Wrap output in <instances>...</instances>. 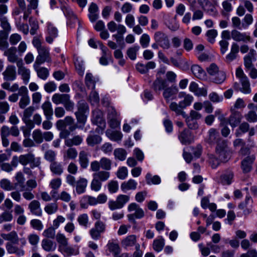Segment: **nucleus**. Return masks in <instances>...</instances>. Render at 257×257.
Masks as SVG:
<instances>
[{"label":"nucleus","instance_id":"61","mask_svg":"<svg viewBox=\"0 0 257 257\" xmlns=\"http://www.w3.org/2000/svg\"><path fill=\"white\" fill-rule=\"evenodd\" d=\"M130 196L128 195L120 194L117 196L116 200L122 208L124 205L129 201Z\"/></svg>","mask_w":257,"mask_h":257},{"label":"nucleus","instance_id":"8","mask_svg":"<svg viewBox=\"0 0 257 257\" xmlns=\"http://www.w3.org/2000/svg\"><path fill=\"white\" fill-rule=\"evenodd\" d=\"M38 55L36 58L34 64H43L45 61H49L50 60L49 50L43 47L38 50Z\"/></svg>","mask_w":257,"mask_h":257},{"label":"nucleus","instance_id":"25","mask_svg":"<svg viewBox=\"0 0 257 257\" xmlns=\"http://www.w3.org/2000/svg\"><path fill=\"white\" fill-rule=\"evenodd\" d=\"M15 179L16 181L14 184L15 188L19 187L21 191H24L25 178L23 174L21 172H18L15 177Z\"/></svg>","mask_w":257,"mask_h":257},{"label":"nucleus","instance_id":"53","mask_svg":"<svg viewBox=\"0 0 257 257\" xmlns=\"http://www.w3.org/2000/svg\"><path fill=\"white\" fill-rule=\"evenodd\" d=\"M213 78L214 82L217 84L223 83L226 79L225 73L222 71H218Z\"/></svg>","mask_w":257,"mask_h":257},{"label":"nucleus","instance_id":"13","mask_svg":"<svg viewBox=\"0 0 257 257\" xmlns=\"http://www.w3.org/2000/svg\"><path fill=\"white\" fill-rule=\"evenodd\" d=\"M121 245L125 248L135 246V248L137 245H140L137 242V237L135 235H130L124 238L121 241Z\"/></svg>","mask_w":257,"mask_h":257},{"label":"nucleus","instance_id":"32","mask_svg":"<svg viewBox=\"0 0 257 257\" xmlns=\"http://www.w3.org/2000/svg\"><path fill=\"white\" fill-rule=\"evenodd\" d=\"M92 177H94L101 183L107 181L110 177V173L104 170L99 171L94 173Z\"/></svg>","mask_w":257,"mask_h":257},{"label":"nucleus","instance_id":"3","mask_svg":"<svg viewBox=\"0 0 257 257\" xmlns=\"http://www.w3.org/2000/svg\"><path fill=\"white\" fill-rule=\"evenodd\" d=\"M56 239L59 244L58 250L61 252H64L68 255L74 254V249L68 245V239L64 234L58 232L56 236Z\"/></svg>","mask_w":257,"mask_h":257},{"label":"nucleus","instance_id":"11","mask_svg":"<svg viewBox=\"0 0 257 257\" xmlns=\"http://www.w3.org/2000/svg\"><path fill=\"white\" fill-rule=\"evenodd\" d=\"M18 68V74L22 76L24 82L27 83L30 78V71L29 69L24 66L23 61L19 62L17 65Z\"/></svg>","mask_w":257,"mask_h":257},{"label":"nucleus","instance_id":"2","mask_svg":"<svg viewBox=\"0 0 257 257\" xmlns=\"http://www.w3.org/2000/svg\"><path fill=\"white\" fill-rule=\"evenodd\" d=\"M216 154L221 162L225 163L230 159V152L226 141L220 140L217 142Z\"/></svg>","mask_w":257,"mask_h":257},{"label":"nucleus","instance_id":"31","mask_svg":"<svg viewBox=\"0 0 257 257\" xmlns=\"http://www.w3.org/2000/svg\"><path fill=\"white\" fill-rule=\"evenodd\" d=\"M178 92V89L176 86H171L170 87L164 89L163 95L164 98L167 101H169L170 98L173 95L176 94Z\"/></svg>","mask_w":257,"mask_h":257},{"label":"nucleus","instance_id":"29","mask_svg":"<svg viewBox=\"0 0 257 257\" xmlns=\"http://www.w3.org/2000/svg\"><path fill=\"white\" fill-rule=\"evenodd\" d=\"M166 82L160 78H158L153 83L152 88L157 93L160 94V91L166 87Z\"/></svg>","mask_w":257,"mask_h":257},{"label":"nucleus","instance_id":"50","mask_svg":"<svg viewBox=\"0 0 257 257\" xmlns=\"http://www.w3.org/2000/svg\"><path fill=\"white\" fill-rule=\"evenodd\" d=\"M93 120L97 125H100V126H105V121L103 120L100 112H93Z\"/></svg>","mask_w":257,"mask_h":257},{"label":"nucleus","instance_id":"52","mask_svg":"<svg viewBox=\"0 0 257 257\" xmlns=\"http://www.w3.org/2000/svg\"><path fill=\"white\" fill-rule=\"evenodd\" d=\"M101 187L102 183L94 177H92L90 182L91 190L95 192H98L101 190Z\"/></svg>","mask_w":257,"mask_h":257},{"label":"nucleus","instance_id":"49","mask_svg":"<svg viewBox=\"0 0 257 257\" xmlns=\"http://www.w3.org/2000/svg\"><path fill=\"white\" fill-rule=\"evenodd\" d=\"M233 178V174L232 172H227L221 176V182L224 185H229L231 183Z\"/></svg>","mask_w":257,"mask_h":257},{"label":"nucleus","instance_id":"63","mask_svg":"<svg viewBox=\"0 0 257 257\" xmlns=\"http://www.w3.org/2000/svg\"><path fill=\"white\" fill-rule=\"evenodd\" d=\"M218 33L216 30L211 29L207 31L206 35L207 37V41L213 44L215 42V39L217 36Z\"/></svg>","mask_w":257,"mask_h":257},{"label":"nucleus","instance_id":"12","mask_svg":"<svg viewBox=\"0 0 257 257\" xmlns=\"http://www.w3.org/2000/svg\"><path fill=\"white\" fill-rule=\"evenodd\" d=\"M254 155L248 156L245 158L241 162V168L244 173L250 172L252 169V165L255 160Z\"/></svg>","mask_w":257,"mask_h":257},{"label":"nucleus","instance_id":"51","mask_svg":"<svg viewBox=\"0 0 257 257\" xmlns=\"http://www.w3.org/2000/svg\"><path fill=\"white\" fill-rule=\"evenodd\" d=\"M13 219L11 211H5L0 215V224L4 222H10Z\"/></svg>","mask_w":257,"mask_h":257},{"label":"nucleus","instance_id":"55","mask_svg":"<svg viewBox=\"0 0 257 257\" xmlns=\"http://www.w3.org/2000/svg\"><path fill=\"white\" fill-rule=\"evenodd\" d=\"M209 163L213 169L216 168L221 162L219 158H217L213 154H209Z\"/></svg>","mask_w":257,"mask_h":257},{"label":"nucleus","instance_id":"43","mask_svg":"<svg viewBox=\"0 0 257 257\" xmlns=\"http://www.w3.org/2000/svg\"><path fill=\"white\" fill-rule=\"evenodd\" d=\"M101 168L104 171H109L111 169L112 161L106 157H102L100 160Z\"/></svg>","mask_w":257,"mask_h":257},{"label":"nucleus","instance_id":"7","mask_svg":"<svg viewBox=\"0 0 257 257\" xmlns=\"http://www.w3.org/2000/svg\"><path fill=\"white\" fill-rule=\"evenodd\" d=\"M231 114L228 118V122L230 126L234 128L236 127L240 123L243 118L240 112L230 108Z\"/></svg>","mask_w":257,"mask_h":257},{"label":"nucleus","instance_id":"42","mask_svg":"<svg viewBox=\"0 0 257 257\" xmlns=\"http://www.w3.org/2000/svg\"><path fill=\"white\" fill-rule=\"evenodd\" d=\"M96 80L93 76L92 74L90 73L86 74L85 78V83L87 87L89 89H94Z\"/></svg>","mask_w":257,"mask_h":257},{"label":"nucleus","instance_id":"36","mask_svg":"<svg viewBox=\"0 0 257 257\" xmlns=\"http://www.w3.org/2000/svg\"><path fill=\"white\" fill-rule=\"evenodd\" d=\"M62 10L66 17L69 19L72 23H75L77 22L76 17L70 7L68 6H63L62 7Z\"/></svg>","mask_w":257,"mask_h":257},{"label":"nucleus","instance_id":"14","mask_svg":"<svg viewBox=\"0 0 257 257\" xmlns=\"http://www.w3.org/2000/svg\"><path fill=\"white\" fill-rule=\"evenodd\" d=\"M6 248L9 254H16L20 256L24 255L25 254V251L22 248L19 247L10 242H7Z\"/></svg>","mask_w":257,"mask_h":257},{"label":"nucleus","instance_id":"23","mask_svg":"<svg viewBox=\"0 0 257 257\" xmlns=\"http://www.w3.org/2000/svg\"><path fill=\"white\" fill-rule=\"evenodd\" d=\"M41 245L42 248L46 251H53L56 249V245L51 240L44 238L42 240Z\"/></svg>","mask_w":257,"mask_h":257},{"label":"nucleus","instance_id":"17","mask_svg":"<svg viewBox=\"0 0 257 257\" xmlns=\"http://www.w3.org/2000/svg\"><path fill=\"white\" fill-rule=\"evenodd\" d=\"M88 184V180L84 178L80 177L76 181L75 186L77 194H80L84 193Z\"/></svg>","mask_w":257,"mask_h":257},{"label":"nucleus","instance_id":"18","mask_svg":"<svg viewBox=\"0 0 257 257\" xmlns=\"http://www.w3.org/2000/svg\"><path fill=\"white\" fill-rule=\"evenodd\" d=\"M41 108L46 118L48 119H51L53 114L51 103L49 101H46L42 104Z\"/></svg>","mask_w":257,"mask_h":257},{"label":"nucleus","instance_id":"57","mask_svg":"<svg viewBox=\"0 0 257 257\" xmlns=\"http://www.w3.org/2000/svg\"><path fill=\"white\" fill-rule=\"evenodd\" d=\"M43 137L42 133L40 130H35L32 133V137L36 143H42L43 141Z\"/></svg>","mask_w":257,"mask_h":257},{"label":"nucleus","instance_id":"4","mask_svg":"<svg viewBox=\"0 0 257 257\" xmlns=\"http://www.w3.org/2000/svg\"><path fill=\"white\" fill-rule=\"evenodd\" d=\"M155 42L164 49H168L170 47V41L168 36L161 31H157L154 36Z\"/></svg>","mask_w":257,"mask_h":257},{"label":"nucleus","instance_id":"54","mask_svg":"<svg viewBox=\"0 0 257 257\" xmlns=\"http://www.w3.org/2000/svg\"><path fill=\"white\" fill-rule=\"evenodd\" d=\"M0 186L2 188L7 191H11L15 189L14 186L10 180L7 179H2L0 181Z\"/></svg>","mask_w":257,"mask_h":257},{"label":"nucleus","instance_id":"19","mask_svg":"<svg viewBox=\"0 0 257 257\" xmlns=\"http://www.w3.org/2000/svg\"><path fill=\"white\" fill-rule=\"evenodd\" d=\"M239 52V46L236 43H233L231 46L230 53L226 55L225 61L229 63L236 59Z\"/></svg>","mask_w":257,"mask_h":257},{"label":"nucleus","instance_id":"39","mask_svg":"<svg viewBox=\"0 0 257 257\" xmlns=\"http://www.w3.org/2000/svg\"><path fill=\"white\" fill-rule=\"evenodd\" d=\"M191 71L195 76L199 78L203 79L205 78V72L198 65H193L191 67Z\"/></svg>","mask_w":257,"mask_h":257},{"label":"nucleus","instance_id":"26","mask_svg":"<svg viewBox=\"0 0 257 257\" xmlns=\"http://www.w3.org/2000/svg\"><path fill=\"white\" fill-rule=\"evenodd\" d=\"M68 97L70 95L68 94L55 93L52 97V101L56 105L63 104Z\"/></svg>","mask_w":257,"mask_h":257},{"label":"nucleus","instance_id":"28","mask_svg":"<svg viewBox=\"0 0 257 257\" xmlns=\"http://www.w3.org/2000/svg\"><path fill=\"white\" fill-rule=\"evenodd\" d=\"M83 137L79 135H76L71 139H66L65 141V144L69 147L73 146L80 145L83 142Z\"/></svg>","mask_w":257,"mask_h":257},{"label":"nucleus","instance_id":"16","mask_svg":"<svg viewBox=\"0 0 257 257\" xmlns=\"http://www.w3.org/2000/svg\"><path fill=\"white\" fill-rule=\"evenodd\" d=\"M28 208L32 214L40 216L42 215V211L40 207V202L36 200L32 201L28 205Z\"/></svg>","mask_w":257,"mask_h":257},{"label":"nucleus","instance_id":"30","mask_svg":"<svg viewBox=\"0 0 257 257\" xmlns=\"http://www.w3.org/2000/svg\"><path fill=\"white\" fill-rule=\"evenodd\" d=\"M88 153L85 151H81L79 154V162L81 167L85 169L87 167L89 159L88 158Z\"/></svg>","mask_w":257,"mask_h":257},{"label":"nucleus","instance_id":"41","mask_svg":"<svg viewBox=\"0 0 257 257\" xmlns=\"http://www.w3.org/2000/svg\"><path fill=\"white\" fill-rule=\"evenodd\" d=\"M179 97H184V99L179 102L184 108L189 106L194 99L193 97L189 94L180 93Z\"/></svg>","mask_w":257,"mask_h":257},{"label":"nucleus","instance_id":"45","mask_svg":"<svg viewBox=\"0 0 257 257\" xmlns=\"http://www.w3.org/2000/svg\"><path fill=\"white\" fill-rule=\"evenodd\" d=\"M146 179L148 184H159L161 180L160 177L158 175L152 176L150 173H148L146 176Z\"/></svg>","mask_w":257,"mask_h":257},{"label":"nucleus","instance_id":"6","mask_svg":"<svg viewBox=\"0 0 257 257\" xmlns=\"http://www.w3.org/2000/svg\"><path fill=\"white\" fill-rule=\"evenodd\" d=\"M231 38L236 42H242L246 43L251 41V38L249 35L244 32H240L236 29H233L231 31Z\"/></svg>","mask_w":257,"mask_h":257},{"label":"nucleus","instance_id":"64","mask_svg":"<svg viewBox=\"0 0 257 257\" xmlns=\"http://www.w3.org/2000/svg\"><path fill=\"white\" fill-rule=\"evenodd\" d=\"M44 210L48 214L55 213L58 210V205L56 203H49L45 207Z\"/></svg>","mask_w":257,"mask_h":257},{"label":"nucleus","instance_id":"10","mask_svg":"<svg viewBox=\"0 0 257 257\" xmlns=\"http://www.w3.org/2000/svg\"><path fill=\"white\" fill-rule=\"evenodd\" d=\"M179 139L181 143L184 145H188L192 143L194 141V137L191 132L187 129L181 132L179 136Z\"/></svg>","mask_w":257,"mask_h":257},{"label":"nucleus","instance_id":"27","mask_svg":"<svg viewBox=\"0 0 257 257\" xmlns=\"http://www.w3.org/2000/svg\"><path fill=\"white\" fill-rule=\"evenodd\" d=\"M47 30L48 36L46 38V41L49 43H52L53 39L58 35L57 29L52 24H49Z\"/></svg>","mask_w":257,"mask_h":257},{"label":"nucleus","instance_id":"46","mask_svg":"<svg viewBox=\"0 0 257 257\" xmlns=\"http://www.w3.org/2000/svg\"><path fill=\"white\" fill-rule=\"evenodd\" d=\"M208 134V137L206 140L207 143L212 144L217 142L218 135L215 129H210L209 131Z\"/></svg>","mask_w":257,"mask_h":257},{"label":"nucleus","instance_id":"15","mask_svg":"<svg viewBox=\"0 0 257 257\" xmlns=\"http://www.w3.org/2000/svg\"><path fill=\"white\" fill-rule=\"evenodd\" d=\"M127 210L129 212L135 211V215L137 219L143 218L145 215L143 210L136 203H132L127 207Z\"/></svg>","mask_w":257,"mask_h":257},{"label":"nucleus","instance_id":"34","mask_svg":"<svg viewBox=\"0 0 257 257\" xmlns=\"http://www.w3.org/2000/svg\"><path fill=\"white\" fill-rule=\"evenodd\" d=\"M101 141V137L97 135H89L86 139L87 145L91 147L100 144Z\"/></svg>","mask_w":257,"mask_h":257},{"label":"nucleus","instance_id":"56","mask_svg":"<svg viewBox=\"0 0 257 257\" xmlns=\"http://www.w3.org/2000/svg\"><path fill=\"white\" fill-rule=\"evenodd\" d=\"M140 47L139 46H134L127 49L126 54L128 57L132 60L136 59L137 53L139 51Z\"/></svg>","mask_w":257,"mask_h":257},{"label":"nucleus","instance_id":"24","mask_svg":"<svg viewBox=\"0 0 257 257\" xmlns=\"http://www.w3.org/2000/svg\"><path fill=\"white\" fill-rule=\"evenodd\" d=\"M169 108L172 111H174L177 115H182L186 117V113L183 110V107L180 102L178 104L175 102H172L169 105Z\"/></svg>","mask_w":257,"mask_h":257},{"label":"nucleus","instance_id":"21","mask_svg":"<svg viewBox=\"0 0 257 257\" xmlns=\"http://www.w3.org/2000/svg\"><path fill=\"white\" fill-rule=\"evenodd\" d=\"M35 110V107L33 106H30L25 109L24 111L23 116L22 120L27 125H32V127H33L34 125L31 120L30 119V117Z\"/></svg>","mask_w":257,"mask_h":257},{"label":"nucleus","instance_id":"1","mask_svg":"<svg viewBox=\"0 0 257 257\" xmlns=\"http://www.w3.org/2000/svg\"><path fill=\"white\" fill-rule=\"evenodd\" d=\"M41 163L40 158L36 157L31 152L20 156V164L23 166L29 165L31 168L34 169L39 168Z\"/></svg>","mask_w":257,"mask_h":257},{"label":"nucleus","instance_id":"22","mask_svg":"<svg viewBox=\"0 0 257 257\" xmlns=\"http://www.w3.org/2000/svg\"><path fill=\"white\" fill-rule=\"evenodd\" d=\"M88 17L91 22H94L98 18V7L93 3H92L88 9Z\"/></svg>","mask_w":257,"mask_h":257},{"label":"nucleus","instance_id":"33","mask_svg":"<svg viewBox=\"0 0 257 257\" xmlns=\"http://www.w3.org/2000/svg\"><path fill=\"white\" fill-rule=\"evenodd\" d=\"M106 135L110 140L116 142L120 141L122 138L121 132L116 131L108 130L106 131Z\"/></svg>","mask_w":257,"mask_h":257},{"label":"nucleus","instance_id":"38","mask_svg":"<svg viewBox=\"0 0 257 257\" xmlns=\"http://www.w3.org/2000/svg\"><path fill=\"white\" fill-rule=\"evenodd\" d=\"M78 155L76 149L71 147L68 149L64 153L63 157L65 160H75Z\"/></svg>","mask_w":257,"mask_h":257},{"label":"nucleus","instance_id":"47","mask_svg":"<svg viewBox=\"0 0 257 257\" xmlns=\"http://www.w3.org/2000/svg\"><path fill=\"white\" fill-rule=\"evenodd\" d=\"M115 158L120 161H123L126 157V152L125 150L121 148L116 149L114 151Z\"/></svg>","mask_w":257,"mask_h":257},{"label":"nucleus","instance_id":"48","mask_svg":"<svg viewBox=\"0 0 257 257\" xmlns=\"http://www.w3.org/2000/svg\"><path fill=\"white\" fill-rule=\"evenodd\" d=\"M76 70L79 75L83 76L84 72V67L82 60L77 58L74 60Z\"/></svg>","mask_w":257,"mask_h":257},{"label":"nucleus","instance_id":"20","mask_svg":"<svg viewBox=\"0 0 257 257\" xmlns=\"http://www.w3.org/2000/svg\"><path fill=\"white\" fill-rule=\"evenodd\" d=\"M41 64H34V68L37 72L38 77L43 80H46L49 75V72L47 68L45 67H39Z\"/></svg>","mask_w":257,"mask_h":257},{"label":"nucleus","instance_id":"5","mask_svg":"<svg viewBox=\"0 0 257 257\" xmlns=\"http://www.w3.org/2000/svg\"><path fill=\"white\" fill-rule=\"evenodd\" d=\"M4 55L7 57L8 61L9 62L16 63L17 65H18L19 62H23V60L19 58L17 55V49L15 47H11L5 50Z\"/></svg>","mask_w":257,"mask_h":257},{"label":"nucleus","instance_id":"9","mask_svg":"<svg viewBox=\"0 0 257 257\" xmlns=\"http://www.w3.org/2000/svg\"><path fill=\"white\" fill-rule=\"evenodd\" d=\"M4 79L6 81H14L17 76L16 68L14 65H9L7 66L3 72Z\"/></svg>","mask_w":257,"mask_h":257},{"label":"nucleus","instance_id":"37","mask_svg":"<svg viewBox=\"0 0 257 257\" xmlns=\"http://www.w3.org/2000/svg\"><path fill=\"white\" fill-rule=\"evenodd\" d=\"M51 171L56 175H61L63 172L62 165L56 161L52 162L50 165Z\"/></svg>","mask_w":257,"mask_h":257},{"label":"nucleus","instance_id":"44","mask_svg":"<svg viewBox=\"0 0 257 257\" xmlns=\"http://www.w3.org/2000/svg\"><path fill=\"white\" fill-rule=\"evenodd\" d=\"M241 83V91L245 94H249L251 92L250 83L247 77H244L242 80L240 81Z\"/></svg>","mask_w":257,"mask_h":257},{"label":"nucleus","instance_id":"58","mask_svg":"<svg viewBox=\"0 0 257 257\" xmlns=\"http://www.w3.org/2000/svg\"><path fill=\"white\" fill-rule=\"evenodd\" d=\"M55 229L54 226L49 227L43 232V236L48 238L53 239L55 236Z\"/></svg>","mask_w":257,"mask_h":257},{"label":"nucleus","instance_id":"35","mask_svg":"<svg viewBox=\"0 0 257 257\" xmlns=\"http://www.w3.org/2000/svg\"><path fill=\"white\" fill-rule=\"evenodd\" d=\"M137 183L133 179L123 182L120 186L121 189L125 192L130 190H135L137 188Z\"/></svg>","mask_w":257,"mask_h":257},{"label":"nucleus","instance_id":"60","mask_svg":"<svg viewBox=\"0 0 257 257\" xmlns=\"http://www.w3.org/2000/svg\"><path fill=\"white\" fill-rule=\"evenodd\" d=\"M185 118V121L188 127L191 130H196L198 127V124L197 121V120L191 118L190 117H187V115L186 114V117H184Z\"/></svg>","mask_w":257,"mask_h":257},{"label":"nucleus","instance_id":"40","mask_svg":"<svg viewBox=\"0 0 257 257\" xmlns=\"http://www.w3.org/2000/svg\"><path fill=\"white\" fill-rule=\"evenodd\" d=\"M249 124L247 122H243L240 123L238 127L236 130L235 135L237 137H240L242 134L248 132Z\"/></svg>","mask_w":257,"mask_h":257},{"label":"nucleus","instance_id":"62","mask_svg":"<svg viewBox=\"0 0 257 257\" xmlns=\"http://www.w3.org/2000/svg\"><path fill=\"white\" fill-rule=\"evenodd\" d=\"M28 239L30 244L36 247L39 242L40 237L35 233H31L28 236Z\"/></svg>","mask_w":257,"mask_h":257},{"label":"nucleus","instance_id":"59","mask_svg":"<svg viewBox=\"0 0 257 257\" xmlns=\"http://www.w3.org/2000/svg\"><path fill=\"white\" fill-rule=\"evenodd\" d=\"M107 247L109 250L113 253L114 255L119 254L120 249L118 243L114 242H108Z\"/></svg>","mask_w":257,"mask_h":257}]
</instances>
